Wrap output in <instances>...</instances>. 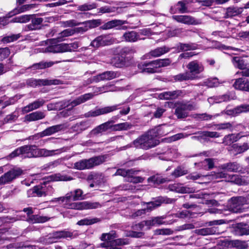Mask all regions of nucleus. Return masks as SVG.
Returning <instances> with one entry per match:
<instances>
[{"label": "nucleus", "instance_id": "nucleus-51", "mask_svg": "<svg viewBox=\"0 0 249 249\" xmlns=\"http://www.w3.org/2000/svg\"><path fill=\"white\" fill-rule=\"evenodd\" d=\"M188 173V170L185 167L179 166H178L174 170L171 175L175 178H178L184 175H186Z\"/></svg>", "mask_w": 249, "mask_h": 249}, {"label": "nucleus", "instance_id": "nucleus-57", "mask_svg": "<svg viewBox=\"0 0 249 249\" xmlns=\"http://www.w3.org/2000/svg\"><path fill=\"white\" fill-rule=\"evenodd\" d=\"M201 134L204 136V140H206V138H217L221 136L219 133L216 131H203Z\"/></svg>", "mask_w": 249, "mask_h": 249}, {"label": "nucleus", "instance_id": "nucleus-61", "mask_svg": "<svg viewBox=\"0 0 249 249\" xmlns=\"http://www.w3.org/2000/svg\"><path fill=\"white\" fill-rule=\"evenodd\" d=\"M73 192V200H79L84 199L83 191L80 189H76Z\"/></svg>", "mask_w": 249, "mask_h": 249}, {"label": "nucleus", "instance_id": "nucleus-1", "mask_svg": "<svg viewBox=\"0 0 249 249\" xmlns=\"http://www.w3.org/2000/svg\"><path fill=\"white\" fill-rule=\"evenodd\" d=\"M164 126L165 125H161L148 130L133 141L130 144V147L144 150H148L155 147L159 143V141L157 137L164 134V133L161 131Z\"/></svg>", "mask_w": 249, "mask_h": 249}, {"label": "nucleus", "instance_id": "nucleus-27", "mask_svg": "<svg viewBox=\"0 0 249 249\" xmlns=\"http://www.w3.org/2000/svg\"><path fill=\"white\" fill-rule=\"evenodd\" d=\"M45 101L43 99H38L29 104L22 108L23 113H27L33 110L37 109L43 106Z\"/></svg>", "mask_w": 249, "mask_h": 249}, {"label": "nucleus", "instance_id": "nucleus-62", "mask_svg": "<svg viewBox=\"0 0 249 249\" xmlns=\"http://www.w3.org/2000/svg\"><path fill=\"white\" fill-rule=\"evenodd\" d=\"M221 83H222V82H221ZM220 84V82L217 78H210L206 81V85L210 88L217 87Z\"/></svg>", "mask_w": 249, "mask_h": 249}, {"label": "nucleus", "instance_id": "nucleus-42", "mask_svg": "<svg viewBox=\"0 0 249 249\" xmlns=\"http://www.w3.org/2000/svg\"><path fill=\"white\" fill-rule=\"evenodd\" d=\"M139 170L134 169L125 170L124 169H118L113 176H121L126 177L127 178L128 176H130L132 174H136L139 172Z\"/></svg>", "mask_w": 249, "mask_h": 249}, {"label": "nucleus", "instance_id": "nucleus-46", "mask_svg": "<svg viewBox=\"0 0 249 249\" xmlns=\"http://www.w3.org/2000/svg\"><path fill=\"white\" fill-rule=\"evenodd\" d=\"M73 35V31L72 29L69 28L64 30L58 35L57 39L59 41L65 40V38Z\"/></svg>", "mask_w": 249, "mask_h": 249}, {"label": "nucleus", "instance_id": "nucleus-35", "mask_svg": "<svg viewBox=\"0 0 249 249\" xmlns=\"http://www.w3.org/2000/svg\"><path fill=\"white\" fill-rule=\"evenodd\" d=\"M45 117V114L44 112L37 111L27 115L25 116V119L29 122H32L41 120L44 118Z\"/></svg>", "mask_w": 249, "mask_h": 249}, {"label": "nucleus", "instance_id": "nucleus-53", "mask_svg": "<svg viewBox=\"0 0 249 249\" xmlns=\"http://www.w3.org/2000/svg\"><path fill=\"white\" fill-rule=\"evenodd\" d=\"M147 180L148 183H152L154 184H161L165 181V180L159 175H154L149 178Z\"/></svg>", "mask_w": 249, "mask_h": 249}, {"label": "nucleus", "instance_id": "nucleus-8", "mask_svg": "<svg viewBox=\"0 0 249 249\" xmlns=\"http://www.w3.org/2000/svg\"><path fill=\"white\" fill-rule=\"evenodd\" d=\"M35 145H25L15 150L9 155V157L11 158L17 156H21L24 158H35Z\"/></svg>", "mask_w": 249, "mask_h": 249}, {"label": "nucleus", "instance_id": "nucleus-15", "mask_svg": "<svg viewBox=\"0 0 249 249\" xmlns=\"http://www.w3.org/2000/svg\"><path fill=\"white\" fill-rule=\"evenodd\" d=\"M114 42L113 39L109 35H102L93 40L90 45L94 48L109 45Z\"/></svg>", "mask_w": 249, "mask_h": 249}, {"label": "nucleus", "instance_id": "nucleus-34", "mask_svg": "<svg viewBox=\"0 0 249 249\" xmlns=\"http://www.w3.org/2000/svg\"><path fill=\"white\" fill-rule=\"evenodd\" d=\"M124 39L127 42H134L140 39L138 33L134 31L125 32L123 36Z\"/></svg>", "mask_w": 249, "mask_h": 249}, {"label": "nucleus", "instance_id": "nucleus-45", "mask_svg": "<svg viewBox=\"0 0 249 249\" xmlns=\"http://www.w3.org/2000/svg\"><path fill=\"white\" fill-rule=\"evenodd\" d=\"M234 228L235 232L239 233H249V227L243 223L236 224Z\"/></svg>", "mask_w": 249, "mask_h": 249}, {"label": "nucleus", "instance_id": "nucleus-6", "mask_svg": "<svg viewBox=\"0 0 249 249\" xmlns=\"http://www.w3.org/2000/svg\"><path fill=\"white\" fill-rule=\"evenodd\" d=\"M247 197L243 196H237L231 197L228 201L227 206V211L233 213H241L245 211L244 206L248 204Z\"/></svg>", "mask_w": 249, "mask_h": 249}, {"label": "nucleus", "instance_id": "nucleus-12", "mask_svg": "<svg viewBox=\"0 0 249 249\" xmlns=\"http://www.w3.org/2000/svg\"><path fill=\"white\" fill-rule=\"evenodd\" d=\"M120 104H117L111 106L105 107L101 108H96L95 110H91L85 114V117H94L101 115H103L112 112L119 109Z\"/></svg>", "mask_w": 249, "mask_h": 249}, {"label": "nucleus", "instance_id": "nucleus-26", "mask_svg": "<svg viewBox=\"0 0 249 249\" xmlns=\"http://www.w3.org/2000/svg\"><path fill=\"white\" fill-rule=\"evenodd\" d=\"M235 89L249 92V79L241 77L235 80L233 84Z\"/></svg>", "mask_w": 249, "mask_h": 249}, {"label": "nucleus", "instance_id": "nucleus-33", "mask_svg": "<svg viewBox=\"0 0 249 249\" xmlns=\"http://www.w3.org/2000/svg\"><path fill=\"white\" fill-rule=\"evenodd\" d=\"M57 62H54L52 61L45 62L41 61L39 63H35L32 66L27 68V69H30L31 71H36L37 70L44 69L47 68H49L53 66L55 63H57Z\"/></svg>", "mask_w": 249, "mask_h": 249}, {"label": "nucleus", "instance_id": "nucleus-30", "mask_svg": "<svg viewBox=\"0 0 249 249\" xmlns=\"http://www.w3.org/2000/svg\"><path fill=\"white\" fill-rule=\"evenodd\" d=\"M64 126L62 124L53 125L47 127L42 131V136H49L53 135L64 129Z\"/></svg>", "mask_w": 249, "mask_h": 249}, {"label": "nucleus", "instance_id": "nucleus-49", "mask_svg": "<svg viewBox=\"0 0 249 249\" xmlns=\"http://www.w3.org/2000/svg\"><path fill=\"white\" fill-rule=\"evenodd\" d=\"M143 205H146V207L144 208V210H145L146 213H149L153 210L156 208L160 206L161 204L160 201H156L154 202H143Z\"/></svg>", "mask_w": 249, "mask_h": 249}, {"label": "nucleus", "instance_id": "nucleus-36", "mask_svg": "<svg viewBox=\"0 0 249 249\" xmlns=\"http://www.w3.org/2000/svg\"><path fill=\"white\" fill-rule=\"evenodd\" d=\"M222 169L229 172H237L241 170L240 164L236 162H229L221 165Z\"/></svg>", "mask_w": 249, "mask_h": 249}, {"label": "nucleus", "instance_id": "nucleus-29", "mask_svg": "<svg viewBox=\"0 0 249 249\" xmlns=\"http://www.w3.org/2000/svg\"><path fill=\"white\" fill-rule=\"evenodd\" d=\"M35 5L34 4H25L20 6H18L14 10L8 13L7 15V18L12 17L17 14L24 12L31 9L34 8Z\"/></svg>", "mask_w": 249, "mask_h": 249}, {"label": "nucleus", "instance_id": "nucleus-2", "mask_svg": "<svg viewBox=\"0 0 249 249\" xmlns=\"http://www.w3.org/2000/svg\"><path fill=\"white\" fill-rule=\"evenodd\" d=\"M73 200V192H70L64 196L55 198L52 200V202L61 201L64 202V207L66 209L82 210L85 209H93L101 207L98 202H90L88 201L71 202L70 200Z\"/></svg>", "mask_w": 249, "mask_h": 249}, {"label": "nucleus", "instance_id": "nucleus-23", "mask_svg": "<svg viewBox=\"0 0 249 249\" xmlns=\"http://www.w3.org/2000/svg\"><path fill=\"white\" fill-rule=\"evenodd\" d=\"M217 178H224L226 181L231 182L236 184L241 185L242 180L238 175H229L224 172H221L216 175Z\"/></svg>", "mask_w": 249, "mask_h": 249}, {"label": "nucleus", "instance_id": "nucleus-4", "mask_svg": "<svg viewBox=\"0 0 249 249\" xmlns=\"http://www.w3.org/2000/svg\"><path fill=\"white\" fill-rule=\"evenodd\" d=\"M106 155L94 156L89 159H83L74 163L73 168L79 170L90 169L106 161Z\"/></svg>", "mask_w": 249, "mask_h": 249}, {"label": "nucleus", "instance_id": "nucleus-56", "mask_svg": "<svg viewBox=\"0 0 249 249\" xmlns=\"http://www.w3.org/2000/svg\"><path fill=\"white\" fill-rule=\"evenodd\" d=\"M138 172L136 174H132L130 176H128L127 181L133 183H138L142 182L144 178L142 177L139 176H134V175H137Z\"/></svg>", "mask_w": 249, "mask_h": 249}, {"label": "nucleus", "instance_id": "nucleus-48", "mask_svg": "<svg viewBox=\"0 0 249 249\" xmlns=\"http://www.w3.org/2000/svg\"><path fill=\"white\" fill-rule=\"evenodd\" d=\"M32 17V15H24L16 17L13 18L11 20V22H17V23H27L29 22Z\"/></svg>", "mask_w": 249, "mask_h": 249}, {"label": "nucleus", "instance_id": "nucleus-11", "mask_svg": "<svg viewBox=\"0 0 249 249\" xmlns=\"http://www.w3.org/2000/svg\"><path fill=\"white\" fill-rule=\"evenodd\" d=\"M22 173L23 171L19 168L12 169L0 177V185L11 183Z\"/></svg>", "mask_w": 249, "mask_h": 249}, {"label": "nucleus", "instance_id": "nucleus-10", "mask_svg": "<svg viewBox=\"0 0 249 249\" xmlns=\"http://www.w3.org/2000/svg\"><path fill=\"white\" fill-rule=\"evenodd\" d=\"M62 23L65 27H72L81 24L87 25L89 30L99 26L101 22L99 19L89 20L83 22H79L75 19H70L63 21Z\"/></svg>", "mask_w": 249, "mask_h": 249}, {"label": "nucleus", "instance_id": "nucleus-63", "mask_svg": "<svg viewBox=\"0 0 249 249\" xmlns=\"http://www.w3.org/2000/svg\"><path fill=\"white\" fill-rule=\"evenodd\" d=\"M19 37V35H12L3 37L1 41L4 43H7L18 40Z\"/></svg>", "mask_w": 249, "mask_h": 249}, {"label": "nucleus", "instance_id": "nucleus-59", "mask_svg": "<svg viewBox=\"0 0 249 249\" xmlns=\"http://www.w3.org/2000/svg\"><path fill=\"white\" fill-rule=\"evenodd\" d=\"M231 245L238 249H245L248 248V244L246 242L238 240L232 241Z\"/></svg>", "mask_w": 249, "mask_h": 249}, {"label": "nucleus", "instance_id": "nucleus-39", "mask_svg": "<svg viewBox=\"0 0 249 249\" xmlns=\"http://www.w3.org/2000/svg\"><path fill=\"white\" fill-rule=\"evenodd\" d=\"M177 48L180 51L195 50L198 48V45L197 44L194 43H179L178 45Z\"/></svg>", "mask_w": 249, "mask_h": 249}, {"label": "nucleus", "instance_id": "nucleus-24", "mask_svg": "<svg viewBox=\"0 0 249 249\" xmlns=\"http://www.w3.org/2000/svg\"><path fill=\"white\" fill-rule=\"evenodd\" d=\"M249 112V104H242L233 109L226 108L224 112L230 116H235L241 113Z\"/></svg>", "mask_w": 249, "mask_h": 249}, {"label": "nucleus", "instance_id": "nucleus-43", "mask_svg": "<svg viewBox=\"0 0 249 249\" xmlns=\"http://www.w3.org/2000/svg\"><path fill=\"white\" fill-rule=\"evenodd\" d=\"M193 77L191 76L188 71L184 73H180L174 75L173 78L176 82H182L184 81L193 80Z\"/></svg>", "mask_w": 249, "mask_h": 249}, {"label": "nucleus", "instance_id": "nucleus-21", "mask_svg": "<svg viewBox=\"0 0 249 249\" xmlns=\"http://www.w3.org/2000/svg\"><path fill=\"white\" fill-rule=\"evenodd\" d=\"M64 151V148L50 150L45 148H38L36 146L35 158L51 157L60 154Z\"/></svg>", "mask_w": 249, "mask_h": 249}, {"label": "nucleus", "instance_id": "nucleus-32", "mask_svg": "<svg viewBox=\"0 0 249 249\" xmlns=\"http://www.w3.org/2000/svg\"><path fill=\"white\" fill-rule=\"evenodd\" d=\"M31 22L27 25L26 28L29 31L36 30L40 29V25L43 19L41 18H33V15L31 18Z\"/></svg>", "mask_w": 249, "mask_h": 249}, {"label": "nucleus", "instance_id": "nucleus-22", "mask_svg": "<svg viewBox=\"0 0 249 249\" xmlns=\"http://www.w3.org/2000/svg\"><path fill=\"white\" fill-rule=\"evenodd\" d=\"M131 57L130 56H124L119 55L114 57L111 60V63L114 67L121 68L128 66L131 63Z\"/></svg>", "mask_w": 249, "mask_h": 249}, {"label": "nucleus", "instance_id": "nucleus-20", "mask_svg": "<svg viewBox=\"0 0 249 249\" xmlns=\"http://www.w3.org/2000/svg\"><path fill=\"white\" fill-rule=\"evenodd\" d=\"M186 94L184 90H176L163 92L159 94L160 99L174 100L179 97H182Z\"/></svg>", "mask_w": 249, "mask_h": 249}, {"label": "nucleus", "instance_id": "nucleus-44", "mask_svg": "<svg viewBox=\"0 0 249 249\" xmlns=\"http://www.w3.org/2000/svg\"><path fill=\"white\" fill-rule=\"evenodd\" d=\"M51 180L54 181H70L73 179V178L67 175H62L60 173L52 175L50 176Z\"/></svg>", "mask_w": 249, "mask_h": 249}, {"label": "nucleus", "instance_id": "nucleus-28", "mask_svg": "<svg viewBox=\"0 0 249 249\" xmlns=\"http://www.w3.org/2000/svg\"><path fill=\"white\" fill-rule=\"evenodd\" d=\"M213 126L214 127L213 129L218 131L222 130H228L230 132H232L234 129L233 123L230 122L209 124L207 126V127L211 128Z\"/></svg>", "mask_w": 249, "mask_h": 249}, {"label": "nucleus", "instance_id": "nucleus-47", "mask_svg": "<svg viewBox=\"0 0 249 249\" xmlns=\"http://www.w3.org/2000/svg\"><path fill=\"white\" fill-rule=\"evenodd\" d=\"M102 73L103 80H110L119 77L120 74L117 71H107Z\"/></svg>", "mask_w": 249, "mask_h": 249}, {"label": "nucleus", "instance_id": "nucleus-52", "mask_svg": "<svg viewBox=\"0 0 249 249\" xmlns=\"http://www.w3.org/2000/svg\"><path fill=\"white\" fill-rule=\"evenodd\" d=\"M100 221L99 219L97 218H85L77 222L79 225H89L96 223Z\"/></svg>", "mask_w": 249, "mask_h": 249}, {"label": "nucleus", "instance_id": "nucleus-41", "mask_svg": "<svg viewBox=\"0 0 249 249\" xmlns=\"http://www.w3.org/2000/svg\"><path fill=\"white\" fill-rule=\"evenodd\" d=\"M90 123L89 121H82L77 123L72 126L74 131L78 133L84 131L90 127Z\"/></svg>", "mask_w": 249, "mask_h": 249}, {"label": "nucleus", "instance_id": "nucleus-58", "mask_svg": "<svg viewBox=\"0 0 249 249\" xmlns=\"http://www.w3.org/2000/svg\"><path fill=\"white\" fill-rule=\"evenodd\" d=\"M46 52L53 53H62L61 44H58L54 45L49 46L46 48Z\"/></svg>", "mask_w": 249, "mask_h": 249}, {"label": "nucleus", "instance_id": "nucleus-7", "mask_svg": "<svg viewBox=\"0 0 249 249\" xmlns=\"http://www.w3.org/2000/svg\"><path fill=\"white\" fill-rule=\"evenodd\" d=\"M114 238V234H102L101 239L105 242L101 244V246L108 248L107 249H122L116 246L127 245L130 242L127 239H115Z\"/></svg>", "mask_w": 249, "mask_h": 249}, {"label": "nucleus", "instance_id": "nucleus-18", "mask_svg": "<svg viewBox=\"0 0 249 249\" xmlns=\"http://www.w3.org/2000/svg\"><path fill=\"white\" fill-rule=\"evenodd\" d=\"M37 196L42 197L46 196H52L54 192V189L51 183L45 181L39 185H36Z\"/></svg>", "mask_w": 249, "mask_h": 249}, {"label": "nucleus", "instance_id": "nucleus-19", "mask_svg": "<svg viewBox=\"0 0 249 249\" xmlns=\"http://www.w3.org/2000/svg\"><path fill=\"white\" fill-rule=\"evenodd\" d=\"M138 67L141 72L154 73L160 71V70H158L156 66L155 60L151 61L149 62H142L138 64Z\"/></svg>", "mask_w": 249, "mask_h": 249}, {"label": "nucleus", "instance_id": "nucleus-64", "mask_svg": "<svg viewBox=\"0 0 249 249\" xmlns=\"http://www.w3.org/2000/svg\"><path fill=\"white\" fill-rule=\"evenodd\" d=\"M194 189L193 188H191L188 186H178L177 188L176 191L180 193H191L193 192Z\"/></svg>", "mask_w": 249, "mask_h": 249}, {"label": "nucleus", "instance_id": "nucleus-17", "mask_svg": "<svg viewBox=\"0 0 249 249\" xmlns=\"http://www.w3.org/2000/svg\"><path fill=\"white\" fill-rule=\"evenodd\" d=\"M231 61L235 68L243 70L240 72H237L236 74L239 73L243 76L249 77V69H246L248 64L242 57L240 56L233 57Z\"/></svg>", "mask_w": 249, "mask_h": 249}, {"label": "nucleus", "instance_id": "nucleus-38", "mask_svg": "<svg viewBox=\"0 0 249 249\" xmlns=\"http://www.w3.org/2000/svg\"><path fill=\"white\" fill-rule=\"evenodd\" d=\"M61 44L62 53L74 52L80 46L79 43L77 41L70 43H61Z\"/></svg>", "mask_w": 249, "mask_h": 249}, {"label": "nucleus", "instance_id": "nucleus-55", "mask_svg": "<svg viewBox=\"0 0 249 249\" xmlns=\"http://www.w3.org/2000/svg\"><path fill=\"white\" fill-rule=\"evenodd\" d=\"M158 70L161 67H165L170 65L171 61L169 58L159 59L155 60Z\"/></svg>", "mask_w": 249, "mask_h": 249}, {"label": "nucleus", "instance_id": "nucleus-3", "mask_svg": "<svg viewBox=\"0 0 249 249\" xmlns=\"http://www.w3.org/2000/svg\"><path fill=\"white\" fill-rule=\"evenodd\" d=\"M93 95L90 93H86L82 95L72 101H62L55 103H50L47 105V109L49 111L61 110L66 107H71L70 108L80 105L91 99Z\"/></svg>", "mask_w": 249, "mask_h": 249}, {"label": "nucleus", "instance_id": "nucleus-60", "mask_svg": "<svg viewBox=\"0 0 249 249\" xmlns=\"http://www.w3.org/2000/svg\"><path fill=\"white\" fill-rule=\"evenodd\" d=\"M109 86H104L103 87H95L94 88V93H90V94H92L93 95V96H94L95 95L98 94L99 93H104L107 91H109ZM93 97H92L91 99H92Z\"/></svg>", "mask_w": 249, "mask_h": 249}, {"label": "nucleus", "instance_id": "nucleus-13", "mask_svg": "<svg viewBox=\"0 0 249 249\" xmlns=\"http://www.w3.org/2000/svg\"><path fill=\"white\" fill-rule=\"evenodd\" d=\"M172 19L178 23L187 25H197L201 23L200 19L187 15H173Z\"/></svg>", "mask_w": 249, "mask_h": 249}, {"label": "nucleus", "instance_id": "nucleus-16", "mask_svg": "<svg viewBox=\"0 0 249 249\" xmlns=\"http://www.w3.org/2000/svg\"><path fill=\"white\" fill-rule=\"evenodd\" d=\"M60 81L57 79L49 80L30 78L26 81L27 85L32 88H36L37 86L58 85Z\"/></svg>", "mask_w": 249, "mask_h": 249}, {"label": "nucleus", "instance_id": "nucleus-40", "mask_svg": "<svg viewBox=\"0 0 249 249\" xmlns=\"http://www.w3.org/2000/svg\"><path fill=\"white\" fill-rule=\"evenodd\" d=\"M242 12L241 8L235 7H230L227 8L224 17L226 18H231L240 14Z\"/></svg>", "mask_w": 249, "mask_h": 249}, {"label": "nucleus", "instance_id": "nucleus-37", "mask_svg": "<svg viewBox=\"0 0 249 249\" xmlns=\"http://www.w3.org/2000/svg\"><path fill=\"white\" fill-rule=\"evenodd\" d=\"M125 22V21L119 19L112 20L105 23L101 27V28L103 30H108L123 25Z\"/></svg>", "mask_w": 249, "mask_h": 249}, {"label": "nucleus", "instance_id": "nucleus-25", "mask_svg": "<svg viewBox=\"0 0 249 249\" xmlns=\"http://www.w3.org/2000/svg\"><path fill=\"white\" fill-rule=\"evenodd\" d=\"M170 49L166 46L158 47L154 50H151L149 53L145 54L142 56V59H151L152 57H157L161 56L168 53Z\"/></svg>", "mask_w": 249, "mask_h": 249}, {"label": "nucleus", "instance_id": "nucleus-5", "mask_svg": "<svg viewBox=\"0 0 249 249\" xmlns=\"http://www.w3.org/2000/svg\"><path fill=\"white\" fill-rule=\"evenodd\" d=\"M115 122L113 120L108 121L103 123L94 128L91 133L94 135L105 132L108 129H111L114 131H119L123 130H127L130 129L132 125L128 123H123L113 125Z\"/></svg>", "mask_w": 249, "mask_h": 249}, {"label": "nucleus", "instance_id": "nucleus-50", "mask_svg": "<svg viewBox=\"0 0 249 249\" xmlns=\"http://www.w3.org/2000/svg\"><path fill=\"white\" fill-rule=\"evenodd\" d=\"M187 31L182 28L175 29L169 32V36H171L182 37L186 36Z\"/></svg>", "mask_w": 249, "mask_h": 249}, {"label": "nucleus", "instance_id": "nucleus-9", "mask_svg": "<svg viewBox=\"0 0 249 249\" xmlns=\"http://www.w3.org/2000/svg\"><path fill=\"white\" fill-rule=\"evenodd\" d=\"M176 109L175 114L178 119L186 118L188 115V111L196 109L195 105L189 103L177 102L174 104Z\"/></svg>", "mask_w": 249, "mask_h": 249}, {"label": "nucleus", "instance_id": "nucleus-54", "mask_svg": "<svg viewBox=\"0 0 249 249\" xmlns=\"http://www.w3.org/2000/svg\"><path fill=\"white\" fill-rule=\"evenodd\" d=\"M233 149L236 154H241L249 149V144L247 143H244L242 145H234Z\"/></svg>", "mask_w": 249, "mask_h": 249}, {"label": "nucleus", "instance_id": "nucleus-14", "mask_svg": "<svg viewBox=\"0 0 249 249\" xmlns=\"http://www.w3.org/2000/svg\"><path fill=\"white\" fill-rule=\"evenodd\" d=\"M186 67L189 70L188 72L191 76L193 77V80L197 79L198 78L197 75L202 72L204 70L202 64L197 60L190 62Z\"/></svg>", "mask_w": 249, "mask_h": 249}, {"label": "nucleus", "instance_id": "nucleus-31", "mask_svg": "<svg viewBox=\"0 0 249 249\" xmlns=\"http://www.w3.org/2000/svg\"><path fill=\"white\" fill-rule=\"evenodd\" d=\"M242 137L240 133L226 135L223 139L222 143L225 145H230L238 141Z\"/></svg>", "mask_w": 249, "mask_h": 249}]
</instances>
